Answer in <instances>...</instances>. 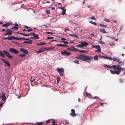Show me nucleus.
Returning <instances> with one entry per match:
<instances>
[{
  "mask_svg": "<svg viewBox=\"0 0 125 125\" xmlns=\"http://www.w3.org/2000/svg\"><path fill=\"white\" fill-rule=\"evenodd\" d=\"M61 53L62 54L64 55L69 56L71 55V52H69L67 50H65L64 51H61Z\"/></svg>",
  "mask_w": 125,
  "mask_h": 125,
  "instance_id": "obj_6",
  "label": "nucleus"
},
{
  "mask_svg": "<svg viewBox=\"0 0 125 125\" xmlns=\"http://www.w3.org/2000/svg\"><path fill=\"white\" fill-rule=\"evenodd\" d=\"M46 34H53V33L52 32H49V31H47L46 32Z\"/></svg>",
  "mask_w": 125,
  "mask_h": 125,
  "instance_id": "obj_52",
  "label": "nucleus"
},
{
  "mask_svg": "<svg viewBox=\"0 0 125 125\" xmlns=\"http://www.w3.org/2000/svg\"><path fill=\"white\" fill-rule=\"evenodd\" d=\"M43 52V49H42V48H40L39 51H37L36 52L37 53H40L42 52Z\"/></svg>",
  "mask_w": 125,
  "mask_h": 125,
  "instance_id": "obj_21",
  "label": "nucleus"
},
{
  "mask_svg": "<svg viewBox=\"0 0 125 125\" xmlns=\"http://www.w3.org/2000/svg\"><path fill=\"white\" fill-rule=\"evenodd\" d=\"M107 37L108 38H111L113 40H114L115 39V38L114 37H111L110 36H107Z\"/></svg>",
  "mask_w": 125,
  "mask_h": 125,
  "instance_id": "obj_46",
  "label": "nucleus"
},
{
  "mask_svg": "<svg viewBox=\"0 0 125 125\" xmlns=\"http://www.w3.org/2000/svg\"><path fill=\"white\" fill-rule=\"evenodd\" d=\"M60 9L62 10H64L65 9V8L64 7H61L60 8Z\"/></svg>",
  "mask_w": 125,
  "mask_h": 125,
  "instance_id": "obj_59",
  "label": "nucleus"
},
{
  "mask_svg": "<svg viewBox=\"0 0 125 125\" xmlns=\"http://www.w3.org/2000/svg\"><path fill=\"white\" fill-rule=\"evenodd\" d=\"M98 57H99L100 58H102V56L100 55V54L98 55Z\"/></svg>",
  "mask_w": 125,
  "mask_h": 125,
  "instance_id": "obj_63",
  "label": "nucleus"
},
{
  "mask_svg": "<svg viewBox=\"0 0 125 125\" xmlns=\"http://www.w3.org/2000/svg\"><path fill=\"white\" fill-rule=\"evenodd\" d=\"M40 43L41 45H45L46 44V42H41Z\"/></svg>",
  "mask_w": 125,
  "mask_h": 125,
  "instance_id": "obj_38",
  "label": "nucleus"
},
{
  "mask_svg": "<svg viewBox=\"0 0 125 125\" xmlns=\"http://www.w3.org/2000/svg\"><path fill=\"white\" fill-rule=\"evenodd\" d=\"M43 122H41L39 123L37 125H42L43 124Z\"/></svg>",
  "mask_w": 125,
  "mask_h": 125,
  "instance_id": "obj_49",
  "label": "nucleus"
},
{
  "mask_svg": "<svg viewBox=\"0 0 125 125\" xmlns=\"http://www.w3.org/2000/svg\"><path fill=\"white\" fill-rule=\"evenodd\" d=\"M60 76H58L57 77V83H58L60 81Z\"/></svg>",
  "mask_w": 125,
  "mask_h": 125,
  "instance_id": "obj_26",
  "label": "nucleus"
},
{
  "mask_svg": "<svg viewBox=\"0 0 125 125\" xmlns=\"http://www.w3.org/2000/svg\"><path fill=\"white\" fill-rule=\"evenodd\" d=\"M2 96H1L0 97V98L3 101H4L6 100V96L4 93L3 92L1 93Z\"/></svg>",
  "mask_w": 125,
  "mask_h": 125,
  "instance_id": "obj_13",
  "label": "nucleus"
},
{
  "mask_svg": "<svg viewBox=\"0 0 125 125\" xmlns=\"http://www.w3.org/2000/svg\"><path fill=\"white\" fill-rule=\"evenodd\" d=\"M100 25L101 26L103 27H107V26L106 25H104L103 24H100Z\"/></svg>",
  "mask_w": 125,
  "mask_h": 125,
  "instance_id": "obj_39",
  "label": "nucleus"
},
{
  "mask_svg": "<svg viewBox=\"0 0 125 125\" xmlns=\"http://www.w3.org/2000/svg\"><path fill=\"white\" fill-rule=\"evenodd\" d=\"M112 67L114 70H116V65H113L112 66Z\"/></svg>",
  "mask_w": 125,
  "mask_h": 125,
  "instance_id": "obj_35",
  "label": "nucleus"
},
{
  "mask_svg": "<svg viewBox=\"0 0 125 125\" xmlns=\"http://www.w3.org/2000/svg\"><path fill=\"white\" fill-rule=\"evenodd\" d=\"M20 50L21 51L26 54L28 53V51L26 49H24L23 48H20Z\"/></svg>",
  "mask_w": 125,
  "mask_h": 125,
  "instance_id": "obj_11",
  "label": "nucleus"
},
{
  "mask_svg": "<svg viewBox=\"0 0 125 125\" xmlns=\"http://www.w3.org/2000/svg\"><path fill=\"white\" fill-rule=\"evenodd\" d=\"M1 60L4 62L7 66L10 67V63L6 60L3 58H2Z\"/></svg>",
  "mask_w": 125,
  "mask_h": 125,
  "instance_id": "obj_10",
  "label": "nucleus"
},
{
  "mask_svg": "<svg viewBox=\"0 0 125 125\" xmlns=\"http://www.w3.org/2000/svg\"><path fill=\"white\" fill-rule=\"evenodd\" d=\"M76 47H79L80 48H82L83 47V46L82 45V43L80 44H79L76 45Z\"/></svg>",
  "mask_w": 125,
  "mask_h": 125,
  "instance_id": "obj_29",
  "label": "nucleus"
},
{
  "mask_svg": "<svg viewBox=\"0 0 125 125\" xmlns=\"http://www.w3.org/2000/svg\"><path fill=\"white\" fill-rule=\"evenodd\" d=\"M6 31H7V32L4 35V36L11 35L12 32H13V31L11 30L10 29H7L6 30Z\"/></svg>",
  "mask_w": 125,
  "mask_h": 125,
  "instance_id": "obj_7",
  "label": "nucleus"
},
{
  "mask_svg": "<svg viewBox=\"0 0 125 125\" xmlns=\"http://www.w3.org/2000/svg\"><path fill=\"white\" fill-rule=\"evenodd\" d=\"M94 58V60H98V56L97 55L95 56L94 57H93Z\"/></svg>",
  "mask_w": 125,
  "mask_h": 125,
  "instance_id": "obj_25",
  "label": "nucleus"
},
{
  "mask_svg": "<svg viewBox=\"0 0 125 125\" xmlns=\"http://www.w3.org/2000/svg\"><path fill=\"white\" fill-rule=\"evenodd\" d=\"M100 31L104 33H106V32L105 31V30L104 29H102L100 30Z\"/></svg>",
  "mask_w": 125,
  "mask_h": 125,
  "instance_id": "obj_23",
  "label": "nucleus"
},
{
  "mask_svg": "<svg viewBox=\"0 0 125 125\" xmlns=\"http://www.w3.org/2000/svg\"><path fill=\"white\" fill-rule=\"evenodd\" d=\"M105 103H101L100 104V105L101 106H103V104H104Z\"/></svg>",
  "mask_w": 125,
  "mask_h": 125,
  "instance_id": "obj_60",
  "label": "nucleus"
},
{
  "mask_svg": "<svg viewBox=\"0 0 125 125\" xmlns=\"http://www.w3.org/2000/svg\"><path fill=\"white\" fill-rule=\"evenodd\" d=\"M25 40H29V41H32L31 40L29 39L28 38L25 39Z\"/></svg>",
  "mask_w": 125,
  "mask_h": 125,
  "instance_id": "obj_56",
  "label": "nucleus"
},
{
  "mask_svg": "<svg viewBox=\"0 0 125 125\" xmlns=\"http://www.w3.org/2000/svg\"><path fill=\"white\" fill-rule=\"evenodd\" d=\"M117 62L119 63V64H121V65H124V62H123L122 61H121V60L120 59H119L118 61Z\"/></svg>",
  "mask_w": 125,
  "mask_h": 125,
  "instance_id": "obj_19",
  "label": "nucleus"
},
{
  "mask_svg": "<svg viewBox=\"0 0 125 125\" xmlns=\"http://www.w3.org/2000/svg\"><path fill=\"white\" fill-rule=\"evenodd\" d=\"M10 23L9 22H8L5 24H2V26L4 27H7L10 25Z\"/></svg>",
  "mask_w": 125,
  "mask_h": 125,
  "instance_id": "obj_16",
  "label": "nucleus"
},
{
  "mask_svg": "<svg viewBox=\"0 0 125 125\" xmlns=\"http://www.w3.org/2000/svg\"><path fill=\"white\" fill-rule=\"evenodd\" d=\"M119 59L116 58H113V59L112 60H113L114 61L117 62Z\"/></svg>",
  "mask_w": 125,
  "mask_h": 125,
  "instance_id": "obj_24",
  "label": "nucleus"
},
{
  "mask_svg": "<svg viewBox=\"0 0 125 125\" xmlns=\"http://www.w3.org/2000/svg\"><path fill=\"white\" fill-rule=\"evenodd\" d=\"M66 12V10H63L62 11V14L63 15H64L65 13Z\"/></svg>",
  "mask_w": 125,
  "mask_h": 125,
  "instance_id": "obj_44",
  "label": "nucleus"
},
{
  "mask_svg": "<svg viewBox=\"0 0 125 125\" xmlns=\"http://www.w3.org/2000/svg\"><path fill=\"white\" fill-rule=\"evenodd\" d=\"M32 31V29H29L28 30H27V31L28 32H30V31Z\"/></svg>",
  "mask_w": 125,
  "mask_h": 125,
  "instance_id": "obj_61",
  "label": "nucleus"
},
{
  "mask_svg": "<svg viewBox=\"0 0 125 125\" xmlns=\"http://www.w3.org/2000/svg\"><path fill=\"white\" fill-rule=\"evenodd\" d=\"M94 98L95 99H97L99 98V97L97 96H95L94 97Z\"/></svg>",
  "mask_w": 125,
  "mask_h": 125,
  "instance_id": "obj_57",
  "label": "nucleus"
},
{
  "mask_svg": "<svg viewBox=\"0 0 125 125\" xmlns=\"http://www.w3.org/2000/svg\"><path fill=\"white\" fill-rule=\"evenodd\" d=\"M123 79L122 78H120L119 80V81L120 82L122 83L123 82Z\"/></svg>",
  "mask_w": 125,
  "mask_h": 125,
  "instance_id": "obj_51",
  "label": "nucleus"
},
{
  "mask_svg": "<svg viewBox=\"0 0 125 125\" xmlns=\"http://www.w3.org/2000/svg\"><path fill=\"white\" fill-rule=\"evenodd\" d=\"M106 59H107L109 60H112L113 59L112 58H111L110 57H106Z\"/></svg>",
  "mask_w": 125,
  "mask_h": 125,
  "instance_id": "obj_41",
  "label": "nucleus"
},
{
  "mask_svg": "<svg viewBox=\"0 0 125 125\" xmlns=\"http://www.w3.org/2000/svg\"><path fill=\"white\" fill-rule=\"evenodd\" d=\"M119 67L118 65H117L116 67V70L114 71L113 70H111L110 71L111 73L113 74H119L120 73V69L119 68Z\"/></svg>",
  "mask_w": 125,
  "mask_h": 125,
  "instance_id": "obj_3",
  "label": "nucleus"
},
{
  "mask_svg": "<svg viewBox=\"0 0 125 125\" xmlns=\"http://www.w3.org/2000/svg\"><path fill=\"white\" fill-rule=\"evenodd\" d=\"M104 67H107L108 68H109L110 66L109 65H106L104 66Z\"/></svg>",
  "mask_w": 125,
  "mask_h": 125,
  "instance_id": "obj_55",
  "label": "nucleus"
},
{
  "mask_svg": "<svg viewBox=\"0 0 125 125\" xmlns=\"http://www.w3.org/2000/svg\"><path fill=\"white\" fill-rule=\"evenodd\" d=\"M110 46H112L115 45V44L113 43H111L110 44Z\"/></svg>",
  "mask_w": 125,
  "mask_h": 125,
  "instance_id": "obj_64",
  "label": "nucleus"
},
{
  "mask_svg": "<svg viewBox=\"0 0 125 125\" xmlns=\"http://www.w3.org/2000/svg\"><path fill=\"white\" fill-rule=\"evenodd\" d=\"M92 47L93 48H95L96 49L99 48L100 46L98 45H94L92 46Z\"/></svg>",
  "mask_w": 125,
  "mask_h": 125,
  "instance_id": "obj_22",
  "label": "nucleus"
},
{
  "mask_svg": "<svg viewBox=\"0 0 125 125\" xmlns=\"http://www.w3.org/2000/svg\"><path fill=\"white\" fill-rule=\"evenodd\" d=\"M67 50L75 52L77 51V49L72 46L68 48Z\"/></svg>",
  "mask_w": 125,
  "mask_h": 125,
  "instance_id": "obj_9",
  "label": "nucleus"
},
{
  "mask_svg": "<svg viewBox=\"0 0 125 125\" xmlns=\"http://www.w3.org/2000/svg\"><path fill=\"white\" fill-rule=\"evenodd\" d=\"M9 51L11 52L14 54H16L18 53V52L16 49L12 48H10L9 50Z\"/></svg>",
  "mask_w": 125,
  "mask_h": 125,
  "instance_id": "obj_8",
  "label": "nucleus"
},
{
  "mask_svg": "<svg viewBox=\"0 0 125 125\" xmlns=\"http://www.w3.org/2000/svg\"><path fill=\"white\" fill-rule=\"evenodd\" d=\"M91 19H93V20H95L96 19L95 17L94 16H92L91 17Z\"/></svg>",
  "mask_w": 125,
  "mask_h": 125,
  "instance_id": "obj_54",
  "label": "nucleus"
},
{
  "mask_svg": "<svg viewBox=\"0 0 125 125\" xmlns=\"http://www.w3.org/2000/svg\"><path fill=\"white\" fill-rule=\"evenodd\" d=\"M55 48L54 47H49L48 48H47V51H51V49H52L53 50H54Z\"/></svg>",
  "mask_w": 125,
  "mask_h": 125,
  "instance_id": "obj_20",
  "label": "nucleus"
},
{
  "mask_svg": "<svg viewBox=\"0 0 125 125\" xmlns=\"http://www.w3.org/2000/svg\"><path fill=\"white\" fill-rule=\"evenodd\" d=\"M5 55L9 58H11L12 56L6 50H3V51H0V56L3 57H4Z\"/></svg>",
  "mask_w": 125,
  "mask_h": 125,
  "instance_id": "obj_2",
  "label": "nucleus"
},
{
  "mask_svg": "<svg viewBox=\"0 0 125 125\" xmlns=\"http://www.w3.org/2000/svg\"><path fill=\"white\" fill-rule=\"evenodd\" d=\"M81 43H82L83 47L86 46L88 45L89 44V43L86 42H80Z\"/></svg>",
  "mask_w": 125,
  "mask_h": 125,
  "instance_id": "obj_14",
  "label": "nucleus"
},
{
  "mask_svg": "<svg viewBox=\"0 0 125 125\" xmlns=\"http://www.w3.org/2000/svg\"><path fill=\"white\" fill-rule=\"evenodd\" d=\"M89 22L90 23L94 25H96L97 24V23H96L95 22H93V21H89Z\"/></svg>",
  "mask_w": 125,
  "mask_h": 125,
  "instance_id": "obj_31",
  "label": "nucleus"
},
{
  "mask_svg": "<svg viewBox=\"0 0 125 125\" xmlns=\"http://www.w3.org/2000/svg\"><path fill=\"white\" fill-rule=\"evenodd\" d=\"M50 120L49 119L47 120L46 121V125H47L49 123H50Z\"/></svg>",
  "mask_w": 125,
  "mask_h": 125,
  "instance_id": "obj_45",
  "label": "nucleus"
},
{
  "mask_svg": "<svg viewBox=\"0 0 125 125\" xmlns=\"http://www.w3.org/2000/svg\"><path fill=\"white\" fill-rule=\"evenodd\" d=\"M57 124H55V120H54L52 122V125H56Z\"/></svg>",
  "mask_w": 125,
  "mask_h": 125,
  "instance_id": "obj_42",
  "label": "nucleus"
},
{
  "mask_svg": "<svg viewBox=\"0 0 125 125\" xmlns=\"http://www.w3.org/2000/svg\"><path fill=\"white\" fill-rule=\"evenodd\" d=\"M98 42L99 43H100L101 44H104L105 43L101 41V39H100V41H98Z\"/></svg>",
  "mask_w": 125,
  "mask_h": 125,
  "instance_id": "obj_40",
  "label": "nucleus"
},
{
  "mask_svg": "<svg viewBox=\"0 0 125 125\" xmlns=\"http://www.w3.org/2000/svg\"><path fill=\"white\" fill-rule=\"evenodd\" d=\"M77 51H78L80 53H85V52H86L87 53H88V52L87 51H85L83 50H79L77 49Z\"/></svg>",
  "mask_w": 125,
  "mask_h": 125,
  "instance_id": "obj_17",
  "label": "nucleus"
},
{
  "mask_svg": "<svg viewBox=\"0 0 125 125\" xmlns=\"http://www.w3.org/2000/svg\"><path fill=\"white\" fill-rule=\"evenodd\" d=\"M97 50H95V52H100L101 51V49L99 47V48L97 49Z\"/></svg>",
  "mask_w": 125,
  "mask_h": 125,
  "instance_id": "obj_30",
  "label": "nucleus"
},
{
  "mask_svg": "<svg viewBox=\"0 0 125 125\" xmlns=\"http://www.w3.org/2000/svg\"><path fill=\"white\" fill-rule=\"evenodd\" d=\"M56 45L57 46L59 47H63L64 46H66L67 47H68V46L67 45L61 44H57Z\"/></svg>",
  "mask_w": 125,
  "mask_h": 125,
  "instance_id": "obj_18",
  "label": "nucleus"
},
{
  "mask_svg": "<svg viewBox=\"0 0 125 125\" xmlns=\"http://www.w3.org/2000/svg\"><path fill=\"white\" fill-rule=\"evenodd\" d=\"M19 28V27L17 26H15L11 28L12 29H14L15 30H18Z\"/></svg>",
  "mask_w": 125,
  "mask_h": 125,
  "instance_id": "obj_27",
  "label": "nucleus"
},
{
  "mask_svg": "<svg viewBox=\"0 0 125 125\" xmlns=\"http://www.w3.org/2000/svg\"><path fill=\"white\" fill-rule=\"evenodd\" d=\"M57 70L59 73L60 76H62L64 73V69L62 67L60 68H58L57 69Z\"/></svg>",
  "mask_w": 125,
  "mask_h": 125,
  "instance_id": "obj_5",
  "label": "nucleus"
},
{
  "mask_svg": "<svg viewBox=\"0 0 125 125\" xmlns=\"http://www.w3.org/2000/svg\"><path fill=\"white\" fill-rule=\"evenodd\" d=\"M19 56L20 57H24L25 56V55L24 54H20L19 55Z\"/></svg>",
  "mask_w": 125,
  "mask_h": 125,
  "instance_id": "obj_47",
  "label": "nucleus"
},
{
  "mask_svg": "<svg viewBox=\"0 0 125 125\" xmlns=\"http://www.w3.org/2000/svg\"><path fill=\"white\" fill-rule=\"evenodd\" d=\"M34 80V78H33L32 77H31V78L30 81L31 82H33Z\"/></svg>",
  "mask_w": 125,
  "mask_h": 125,
  "instance_id": "obj_43",
  "label": "nucleus"
},
{
  "mask_svg": "<svg viewBox=\"0 0 125 125\" xmlns=\"http://www.w3.org/2000/svg\"><path fill=\"white\" fill-rule=\"evenodd\" d=\"M73 62L74 63H76L77 64H79V61L77 60H75L73 61Z\"/></svg>",
  "mask_w": 125,
  "mask_h": 125,
  "instance_id": "obj_36",
  "label": "nucleus"
},
{
  "mask_svg": "<svg viewBox=\"0 0 125 125\" xmlns=\"http://www.w3.org/2000/svg\"><path fill=\"white\" fill-rule=\"evenodd\" d=\"M54 38V37H48L47 38V39L49 40V39H53Z\"/></svg>",
  "mask_w": 125,
  "mask_h": 125,
  "instance_id": "obj_34",
  "label": "nucleus"
},
{
  "mask_svg": "<svg viewBox=\"0 0 125 125\" xmlns=\"http://www.w3.org/2000/svg\"><path fill=\"white\" fill-rule=\"evenodd\" d=\"M104 20L106 22H108L110 21V20L109 19H107L106 18H105L104 19Z\"/></svg>",
  "mask_w": 125,
  "mask_h": 125,
  "instance_id": "obj_48",
  "label": "nucleus"
},
{
  "mask_svg": "<svg viewBox=\"0 0 125 125\" xmlns=\"http://www.w3.org/2000/svg\"><path fill=\"white\" fill-rule=\"evenodd\" d=\"M6 29H3L1 31V32H3L4 31H6Z\"/></svg>",
  "mask_w": 125,
  "mask_h": 125,
  "instance_id": "obj_58",
  "label": "nucleus"
},
{
  "mask_svg": "<svg viewBox=\"0 0 125 125\" xmlns=\"http://www.w3.org/2000/svg\"><path fill=\"white\" fill-rule=\"evenodd\" d=\"M32 35L35 38V39H38L39 37L38 36L39 35L38 34H36L34 33H32Z\"/></svg>",
  "mask_w": 125,
  "mask_h": 125,
  "instance_id": "obj_15",
  "label": "nucleus"
},
{
  "mask_svg": "<svg viewBox=\"0 0 125 125\" xmlns=\"http://www.w3.org/2000/svg\"><path fill=\"white\" fill-rule=\"evenodd\" d=\"M23 43H28L29 44H31L32 43V42L30 41H25L24 42H23Z\"/></svg>",
  "mask_w": 125,
  "mask_h": 125,
  "instance_id": "obj_33",
  "label": "nucleus"
},
{
  "mask_svg": "<svg viewBox=\"0 0 125 125\" xmlns=\"http://www.w3.org/2000/svg\"><path fill=\"white\" fill-rule=\"evenodd\" d=\"M118 65L119 66V68L120 69V72H121V69H122V70H125V68H122L121 67V65Z\"/></svg>",
  "mask_w": 125,
  "mask_h": 125,
  "instance_id": "obj_32",
  "label": "nucleus"
},
{
  "mask_svg": "<svg viewBox=\"0 0 125 125\" xmlns=\"http://www.w3.org/2000/svg\"><path fill=\"white\" fill-rule=\"evenodd\" d=\"M62 42L66 44H68V43H69L67 41H63Z\"/></svg>",
  "mask_w": 125,
  "mask_h": 125,
  "instance_id": "obj_53",
  "label": "nucleus"
},
{
  "mask_svg": "<svg viewBox=\"0 0 125 125\" xmlns=\"http://www.w3.org/2000/svg\"><path fill=\"white\" fill-rule=\"evenodd\" d=\"M13 39L21 40V39H22V38H21L16 37L14 36L13 37L11 36H8L7 37H4L3 38L4 39H8L10 40H11Z\"/></svg>",
  "mask_w": 125,
  "mask_h": 125,
  "instance_id": "obj_4",
  "label": "nucleus"
},
{
  "mask_svg": "<svg viewBox=\"0 0 125 125\" xmlns=\"http://www.w3.org/2000/svg\"><path fill=\"white\" fill-rule=\"evenodd\" d=\"M69 35L70 36H73L75 37H76V38H79L78 36L76 35H74V34H69Z\"/></svg>",
  "mask_w": 125,
  "mask_h": 125,
  "instance_id": "obj_28",
  "label": "nucleus"
},
{
  "mask_svg": "<svg viewBox=\"0 0 125 125\" xmlns=\"http://www.w3.org/2000/svg\"><path fill=\"white\" fill-rule=\"evenodd\" d=\"M42 49L43 50V52L44 51H47V47H42Z\"/></svg>",
  "mask_w": 125,
  "mask_h": 125,
  "instance_id": "obj_37",
  "label": "nucleus"
},
{
  "mask_svg": "<svg viewBox=\"0 0 125 125\" xmlns=\"http://www.w3.org/2000/svg\"><path fill=\"white\" fill-rule=\"evenodd\" d=\"M72 113H71L70 114L71 116H76V114L75 113V111L74 110L72 109L71 110Z\"/></svg>",
  "mask_w": 125,
  "mask_h": 125,
  "instance_id": "obj_12",
  "label": "nucleus"
},
{
  "mask_svg": "<svg viewBox=\"0 0 125 125\" xmlns=\"http://www.w3.org/2000/svg\"><path fill=\"white\" fill-rule=\"evenodd\" d=\"M75 58L81 60H83V61H86V60H92L93 59V56L90 57L87 55H80L79 56L76 57Z\"/></svg>",
  "mask_w": 125,
  "mask_h": 125,
  "instance_id": "obj_1",
  "label": "nucleus"
},
{
  "mask_svg": "<svg viewBox=\"0 0 125 125\" xmlns=\"http://www.w3.org/2000/svg\"><path fill=\"white\" fill-rule=\"evenodd\" d=\"M29 35H30L28 34H24V36H29Z\"/></svg>",
  "mask_w": 125,
  "mask_h": 125,
  "instance_id": "obj_62",
  "label": "nucleus"
},
{
  "mask_svg": "<svg viewBox=\"0 0 125 125\" xmlns=\"http://www.w3.org/2000/svg\"><path fill=\"white\" fill-rule=\"evenodd\" d=\"M46 12L47 14H49L50 13V11L49 10H46Z\"/></svg>",
  "mask_w": 125,
  "mask_h": 125,
  "instance_id": "obj_50",
  "label": "nucleus"
}]
</instances>
